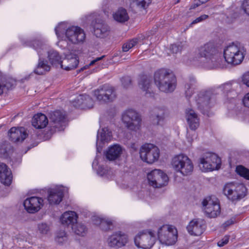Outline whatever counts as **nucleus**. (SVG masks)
I'll return each mask as SVG.
<instances>
[{
  "mask_svg": "<svg viewBox=\"0 0 249 249\" xmlns=\"http://www.w3.org/2000/svg\"><path fill=\"white\" fill-rule=\"evenodd\" d=\"M154 78L155 84L161 91L171 92L176 88V76L169 70L161 69L157 71Z\"/></svg>",
  "mask_w": 249,
  "mask_h": 249,
  "instance_id": "1",
  "label": "nucleus"
},
{
  "mask_svg": "<svg viewBox=\"0 0 249 249\" xmlns=\"http://www.w3.org/2000/svg\"><path fill=\"white\" fill-rule=\"evenodd\" d=\"M198 55L204 58L207 66L214 68L220 65L221 58L219 57L217 48L213 42H208L198 49Z\"/></svg>",
  "mask_w": 249,
  "mask_h": 249,
  "instance_id": "2",
  "label": "nucleus"
},
{
  "mask_svg": "<svg viewBox=\"0 0 249 249\" xmlns=\"http://www.w3.org/2000/svg\"><path fill=\"white\" fill-rule=\"evenodd\" d=\"M64 26V23H61L55 27V34L58 37L65 33L67 40L73 44H78L84 41L86 34L82 29L78 26H73L65 29Z\"/></svg>",
  "mask_w": 249,
  "mask_h": 249,
  "instance_id": "3",
  "label": "nucleus"
},
{
  "mask_svg": "<svg viewBox=\"0 0 249 249\" xmlns=\"http://www.w3.org/2000/svg\"><path fill=\"white\" fill-rule=\"evenodd\" d=\"M31 46L37 52L39 55L38 62L34 72L37 75H44L51 70V66L48 64V61L41 57V55H43L46 52L47 45L40 40H34Z\"/></svg>",
  "mask_w": 249,
  "mask_h": 249,
  "instance_id": "4",
  "label": "nucleus"
},
{
  "mask_svg": "<svg viewBox=\"0 0 249 249\" xmlns=\"http://www.w3.org/2000/svg\"><path fill=\"white\" fill-rule=\"evenodd\" d=\"M246 54V50L232 44L229 45L224 51V57L225 61L230 64L237 65L240 64L243 60Z\"/></svg>",
  "mask_w": 249,
  "mask_h": 249,
  "instance_id": "5",
  "label": "nucleus"
},
{
  "mask_svg": "<svg viewBox=\"0 0 249 249\" xmlns=\"http://www.w3.org/2000/svg\"><path fill=\"white\" fill-rule=\"evenodd\" d=\"M215 89L200 91L195 97V101L198 109L204 115L209 116V111L212 107L211 100L214 94Z\"/></svg>",
  "mask_w": 249,
  "mask_h": 249,
  "instance_id": "6",
  "label": "nucleus"
},
{
  "mask_svg": "<svg viewBox=\"0 0 249 249\" xmlns=\"http://www.w3.org/2000/svg\"><path fill=\"white\" fill-rule=\"evenodd\" d=\"M220 165V158L213 153H206L199 159V166L203 172L217 170Z\"/></svg>",
  "mask_w": 249,
  "mask_h": 249,
  "instance_id": "7",
  "label": "nucleus"
},
{
  "mask_svg": "<svg viewBox=\"0 0 249 249\" xmlns=\"http://www.w3.org/2000/svg\"><path fill=\"white\" fill-rule=\"evenodd\" d=\"M172 165L177 172H180L184 176L191 174L193 171L192 162L187 156L183 154L174 157L172 159Z\"/></svg>",
  "mask_w": 249,
  "mask_h": 249,
  "instance_id": "8",
  "label": "nucleus"
},
{
  "mask_svg": "<svg viewBox=\"0 0 249 249\" xmlns=\"http://www.w3.org/2000/svg\"><path fill=\"white\" fill-rule=\"evenodd\" d=\"M223 193L231 201L240 200L246 196L247 189L243 184H226L223 190Z\"/></svg>",
  "mask_w": 249,
  "mask_h": 249,
  "instance_id": "9",
  "label": "nucleus"
},
{
  "mask_svg": "<svg viewBox=\"0 0 249 249\" xmlns=\"http://www.w3.org/2000/svg\"><path fill=\"white\" fill-rule=\"evenodd\" d=\"M140 155L142 160L152 164L158 160L160 150L157 146L153 144L145 143L141 146Z\"/></svg>",
  "mask_w": 249,
  "mask_h": 249,
  "instance_id": "10",
  "label": "nucleus"
},
{
  "mask_svg": "<svg viewBox=\"0 0 249 249\" xmlns=\"http://www.w3.org/2000/svg\"><path fill=\"white\" fill-rule=\"evenodd\" d=\"M158 237L161 243L167 245H172L177 240V231L172 226L163 225L159 228Z\"/></svg>",
  "mask_w": 249,
  "mask_h": 249,
  "instance_id": "11",
  "label": "nucleus"
},
{
  "mask_svg": "<svg viewBox=\"0 0 249 249\" xmlns=\"http://www.w3.org/2000/svg\"><path fill=\"white\" fill-rule=\"evenodd\" d=\"M156 236L151 231H143L134 238L136 246L143 249H150L155 244Z\"/></svg>",
  "mask_w": 249,
  "mask_h": 249,
  "instance_id": "12",
  "label": "nucleus"
},
{
  "mask_svg": "<svg viewBox=\"0 0 249 249\" xmlns=\"http://www.w3.org/2000/svg\"><path fill=\"white\" fill-rule=\"evenodd\" d=\"M122 121L125 126L131 130L136 131L140 129L141 119L139 114L133 109H128L124 112Z\"/></svg>",
  "mask_w": 249,
  "mask_h": 249,
  "instance_id": "13",
  "label": "nucleus"
},
{
  "mask_svg": "<svg viewBox=\"0 0 249 249\" xmlns=\"http://www.w3.org/2000/svg\"><path fill=\"white\" fill-rule=\"evenodd\" d=\"M94 95L97 100L102 103L112 102L116 97L113 87L107 84L101 86L95 89Z\"/></svg>",
  "mask_w": 249,
  "mask_h": 249,
  "instance_id": "14",
  "label": "nucleus"
},
{
  "mask_svg": "<svg viewBox=\"0 0 249 249\" xmlns=\"http://www.w3.org/2000/svg\"><path fill=\"white\" fill-rule=\"evenodd\" d=\"M149 184L155 188H160L167 184V175L159 169H155L147 175Z\"/></svg>",
  "mask_w": 249,
  "mask_h": 249,
  "instance_id": "15",
  "label": "nucleus"
},
{
  "mask_svg": "<svg viewBox=\"0 0 249 249\" xmlns=\"http://www.w3.org/2000/svg\"><path fill=\"white\" fill-rule=\"evenodd\" d=\"M215 200L209 196L204 199L202 201L204 210L207 216L210 218H214L220 213V207L219 204Z\"/></svg>",
  "mask_w": 249,
  "mask_h": 249,
  "instance_id": "16",
  "label": "nucleus"
},
{
  "mask_svg": "<svg viewBox=\"0 0 249 249\" xmlns=\"http://www.w3.org/2000/svg\"><path fill=\"white\" fill-rule=\"evenodd\" d=\"M51 127L55 129V131H62L66 126L65 114L60 111L56 110L52 112L49 116Z\"/></svg>",
  "mask_w": 249,
  "mask_h": 249,
  "instance_id": "17",
  "label": "nucleus"
},
{
  "mask_svg": "<svg viewBox=\"0 0 249 249\" xmlns=\"http://www.w3.org/2000/svg\"><path fill=\"white\" fill-rule=\"evenodd\" d=\"M128 241L127 236L121 231L113 233L109 236L107 240L108 246L115 249L124 246Z\"/></svg>",
  "mask_w": 249,
  "mask_h": 249,
  "instance_id": "18",
  "label": "nucleus"
},
{
  "mask_svg": "<svg viewBox=\"0 0 249 249\" xmlns=\"http://www.w3.org/2000/svg\"><path fill=\"white\" fill-rule=\"evenodd\" d=\"M206 228L205 222L202 219H194L187 226L188 232L192 235L199 236L204 232Z\"/></svg>",
  "mask_w": 249,
  "mask_h": 249,
  "instance_id": "19",
  "label": "nucleus"
},
{
  "mask_svg": "<svg viewBox=\"0 0 249 249\" xmlns=\"http://www.w3.org/2000/svg\"><path fill=\"white\" fill-rule=\"evenodd\" d=\"M43 200L41 197L32 196L26 199L23 203L25 209L29 213L37 212L43 206Z\"/></svg>",
  "mask_w": 249,
  "mask_h": 249,
  "instance_id": "20",
  "label": "nucleus"
},
{
  "mask_svg": "<svg viewBox=\"0 0 249 249\" xmlns=\"http://www.w3.org/2000/svg\"><path fill=\"white\" fill-rule=\"evenodd\" d=\"M79 63V58L77 55L73 53L67 54L65 58L61 61V68L66 71H70L75 69Z\"/></svg>",
  "mask_w": 249,
  "mask_h": 249,
  "instance_id": "21",
  "label": "nucleus"
},
{
  "mask_svg": "<svg viewBox=\"0 0 249 249\" xmlns=\"http://www.w3.org/2000/svg\"><path fill=\"white\" fill-rule=\"evenodd\" d=\"M112 133L107 127H104L98 130L97 135L96 149L97 152L100 153L104 142L110 141Z\"/></svg>",
  "mask_w": 249,
  "mask_h": 249,
  "instance_id": "22",
  "label": "nucleus"
},
{
  "mask_svg": "<svg viewBox=\"0 0 249 249\" xmlns=\"http://www.w3.org/2000/svg\"><path fill=\"white\" fill-rule=\"evenodd\" d=\"M166 110L163 107H155L150 112V119L153 124L161 125L166 116Z\"/></svg>",
  "mask_w": 249,
  "mask_h": 249,
  "instance_id": "23",
  "label": "nucleus"
},
{
  "mask_svg": "<svg viewBox=\"0 0 249 249\" xmlns=\"http://www.w3.org/2000/svg\"><path fill=\"white\" fill-rule=\"evenodd\" d=\"M8 136L12 142H21L26 139L28 134L24 127L16 128L13 127L9 131Z\"/></svg>",
  "mask_w": 249,
  "mask_h": 249,
  "instance_id": "24",
  "label": "nucleus"
},
{
  "mask_svg": "<svg viewBox=\"0 0 249 249\" xmlns=\"http://www.w3.org/2000/svg\"><path fill=\"white\" fill-rule=\"evenodd\" d=\"M110 33V28L104 21L96 20L93 25L94 35L99 38H105Z\"/></svg>",
  "mask_w": 249,
  "mask_h": 249,
  "instance_id": "25",
  "label": "nucleus"
},
{
  "mask_svg": "<svg viewBox=\"0 0 249 249\" xmlns=\"http://www.w3.org/2000/svg\"><path fill=\"white\" fill-rule=\"evenodd\" d=\"M185 113V117L189 128L192 130H196L199 125V119L197 114L191 108L186 109Z\"/></svg>",
  "mask_w": 249,
  "mask_h": 249,
  "instance_id": "26",
  "label": "nucleus"
},
{
  "mask_svg": "<svg viewBox=\"0 0 249 249\" xmlns=\"http://www.w3.org/2000/svg\"><path fill=\"white\" fill-rule=\"evenodd\" d=\"M94 224L99 226L100 229L104 231H108L113 229V222L108 218H102L97 216L92 217Z\"/></svg>",
  "mask_w": 249,
  "mask_h": 249,
  "instance_id": "27",
  "label": "nucleus"
},
{
  "mask_svg": "<svg viewBox=\"0 0 249 249\" xmlns=\"http://www.w3.org/2000/svg\"><path fill=\"white\" fill-rule=\"evenodd\" d=\"M12 175L11 170L3 163H0V180L1 183L9 186L11 184Z\"/></svg>",
  "mask_w": 249,
  "mask_h": 249,
  "instance_id": "28",
  "label": "nucleus"
},
{
  "mask_svg": "<svg viewBox=\"0 0 249 249\" xmlns=\"http://www.w3.org/2000/svg\"><path fill=\"white\" fill-rule=\"evenodd\" d=\"M74 102H76L77 105L74 104V106L81 108H90L93 106L92 99L87 94L80 95L75 100Z\"/></svg>",
  "mask_w": 249,
  "mask_h": 249,
  "instance_id": "29",
  "label": "nucleus"
},
{
  "mask_svg": "<svg viewBox=\"0 0 249 249\" xmlns=\"http://www.w3.org/2000/svg\"><path fill=\"white\" fill-rule=\"evenodd\" d=\"M64 196L63 191L61 189H51L49 192L48 200L51 205L58 204Z\"/></svg>",
  "mask_w": 249,
  "mask_h": 249,
  "instance_id": "30",
  "label": "nucleus"
},
{
  "mask_svg": "<svg viewBox=\"0 0 249 249\" xmlns=\"http://www.w3.org/2000/svg\"><path fill=\"white\" fill-rule=\"evenodd\" d=\"M122 152V147L118 144H114L108 148L105 155L108 160H115L120 157Z\"/></svg>",
  "mask_w": 249,
  "mask_h": 249,
  "instance_id": "31",
  "label": "nucleus"
},
{
  "mask_svg": "<svg viewBox=\"0 0 249 249\" xmlns=\"http://www.w3.org/2000/svg\"><path fill=\"white\" fill-rule=\"evenodd\" d=\"M33 126L36 129H42L48 124V120L45 115L42 113L35 114L32 118Z\"/></svg>",
  "mask_w": 249,
  "mask_h": 249,
  "instance_id": "32",
  "label": "nucleus"
},
{
  "mask_svg": "<svg viewBox=\"0 0 249 249\" xmlns=\"http://www.w3.org/2000/svg\"><path fill=\"white\" fill-rule=\"evenodd\" d=\"M77 218L78 215L75 212L69 211L65 212L62 215L60 220L62 224L71 225L72 227L77 222Z\"/></svg>",
  "mask_w": 249,
  "mask_h": 249,
  "instance_id": "33",
  "label": "nucleus"
},
{
  "mask_svg": "<svg viewBox=\"0 0 249 249\" xmlns=\"http://www.w3.org/2000/svg\"><path fill=\"white\" fill-rule=\"evenodd\" d=\"M113 19L117 22L124 23L128 20L129 17L126 10L123 7H120L113 14Z\"/></svg>",
  "mask_w": 249,
  "mask_h": 249,
  "instance_id": "34",
  "label": "nucleus"
},
{
  "mask_svg": "<svg viewBox=\"0 0 249 249\" xmlns=\"http://www.w3.org/2000/svg\"><path fill=\"white\" fill-rule=\"evenodd\" d=\"M152 80L150 77L145 75L141 76L139 81L138 85L139 88L143 91H145V94L150 93L149 89L151 87Z\"/></svg>",
  "mask_w": 249,
  "mask_h": 249,
  "instance_id": "35",
  "label": "nucleus"
},
{
  "mask_svg": "<svg viewBox=\"0 0 249 249\" xmlns=\"http://www.w3.org/2000/svg\"><path fill=\"white\" fill-rule=\"evenodd\" d=\"M219 89H220L224 93L226 94L229 98L233 99L237 96L236 92L232 89V86L230 83H226L221 86L219 88L214 89V94L217 93L216 90Z\"/></svg>",
  "mask_w": 249,
  "mask_h": 249,
  "instance_id": "36",
  "label": "nucleus"
},
{
  "mask_svg": "<svg viewBox=\"0 0 249 249\" xmlns=\"http://www.w3.org/2000/svg\"><path fill=\"white\" fill-rule=\"evenodd\" d=\"M196 83V79L194 77H190L188 81H186L185 85V93L187 98L191 97L193 94Z\"/></svg>",
  "mask_w": 249,
  "mask_h": 249,
  "instance_id": "37",
  "label": "nucleus"
},
{
  "mask_svg": "<svg viewBox=\"0 0 249 249\" xmlns=\"http://www.w3.org/2000/svg\"><path fill=\"white\" fill-rule=\"evenodd\" d=\"M46 52L48 53V58L52 65L57 66L60 65L61 61V57L59 53L54 50H51Z\"/></svg>",
  "mask_w": 249,
  "mask_h": 249,
  "instance_id": "38",
  "label": "nucleus"
},
{
  "mask_svg": "<svg viewBox=\"0 0 249 249\" xmlns=\"http://www.w3.org/2000/svg\"><path fill=\"white\" fill-rule=\"evenodd\" d=\"M71 228L75 234L82 236L85 235L87 231L85 225L81 223L76 222L71 227Z\"/></svg>",
  "mask_w": 249,
  "mask_h": 249,
  "instance_id": "39",
  "label": "nucleus"
},
{
  "mask_svg": "<svg viewBox=\"0 0 249 249\" xmlns=\"http://www.w3.org/2000/svg\"><path fill=\"white\" fill-rule=\"evenodd\" d=\"M11 146L7 142L0 144V157L6 158L11 150Z\"/></svg>",
  "mask_w": 249,
  "mask_h": 249,
  "instance_id": "40",
  "label": "nucleus"
},
{
  "mask_svg": "<svg viewBox=\"0 0 249 249\" xmlns=\"http://www.w3.org/2000/svg\"><path fill=\"white\" fill-rule=\"evenodd\" d=\"M236 173L241 177L249 180V169L243 165H238L236 168Z\"/></svg>",
  "mask_w": 249,
  "mask_h": 249,
  "instance_id": "41",
  "label": "nucleus"
},
{
  "mask_svg": "<svg viewBox=\"0 0 249 249\" xmlns=\"http://www.w3.org/2000/svg\"><path fill=\"white\" fill-rule=\"evenodd\" d=\"M138 41L137 38H134L130 41L124 44L122 47V50L124 52H127L130 49L135 46Z\"/></svg>",
  "mask_w": 249,
  "mask_h": 249,
  "instance_id": "42",
  "label": "nucleus"
},
{
  "mask_svg": "<svg viewBox=\"0 0 249 249\" xmlns=\"http://www.w3.org/2000/svg\"><path fill=\"white\" fill-rule=\"evenodd\" d=\"M137 6L141 9H145L151 3V0H135Z\"/></svg>",
  "mask_w": 249,
  "mask_h": 249,
  "instance_id": "43",
  "label": "nucleus"
},
{
  "mask_svg": "<svg viewBox=\"0 0 249 249\" xmlns=\"http://www.w3.org/2000/svg\"><path fill=\"white\" fill-rule=\"evenodd\" d=\"M38 228L40 232L43 234H47L50 230L49 226L46 223L39 224Z\"/></svg>",
  "mask_w": 249,
  "mask_h": 249,
  "instance_id": "44",
  "label": "nucleus"
},
{
  "mask_svg": "<svg viewBox=\"0 0 249 249\" xmlns=\"http://www.w3.org/2000/svg\"><path fill=\"white\" fill-rule=\"evenodd\" d=\"M121 82L124 88H128L131 84V79L129 76H124L122 78Z\"/></svg>",
  "mask_w": 249,
  "mask_h": 249,
  "instance_id": "45",
  "label": "nucleus"
},
{
  "mask_svg": "<svg viewBox=\"0 0 249 249\" xmlns=\"http://www.w3.org/2000/svg\"><path fill=\"white\" fill-rule=\"evenodd\" d=\"M104 57H105V55H103V56H102L101 57H97L96 58H95L93 60L91 61L90 62V63L89 64V65H87L84 66L83 67L81 68L80 69H79L78 70V72H81V71H84V70L87 69V68H89V66H91V65H94L97 61L102 60Z\"/></svg>",
  "mask_w": 249,
  "mask_h": 249,
  "instance_id": "46",
  "label": "nucleus"
},
{
  "mask_svg": "<svg viewBox=\"0 0 249 249\" xmlns=\"http://www.w3.org/2000/svg\"><path fill=\"white\" fill-rule=\"evenodd\" d=\"M170 50L173 53H177L181 51L182 46L179 44H172L170 46Z\"/></svg>",
  "mask_w": 249,
  "mask_h": 249,
  "instance_id": "47",
  "label": "nucleus"
},
{
  "mask_svg": "<svg viewBox=\"0 0 249 249\" xmlns=\"http://www.w3.org/2000/svg\"><path fill=\"white\" fill-rule=\"evenodd\" d=\"M209 16L207 15H202L200 17L196 18L195 20H194L191 23V26L196 24L199 22H201L206 20L208 18Z\"/></svg>",
  "mask_w": 249,
  "mask_h": 249,
  "instance_id": "48",
  "label": "nucleus"
},
{
  "mask_svg": "<svg viewBox=\"0 0 249 249\" xmlns=\"http://www.w3.org/2000/svg\"><path fill=\"white\" fill-rule=\"evenodd\" d=\"M230 236L229 235H225L221 240H220L218 243L217 245L220 247H223L227 244H228Z\"/></svg>",
  "mask_w": 249,
  "mask_h": 249,
  "instance_id": "49",
  "label": "nucleus"
},
{
  "mask_svg": "<svg viewBox=\"0 0 249 249\" xmlns=\"http://www.w3.org/2000/svg\"><path fill=\"white\" fill-rule=\"evenodd\" d=\"M242 6L244 12L249 16V0H245Z\"/></svg>",
  "mask_w": 249,
  "mask_h": 249,
  "instance_id": "50",
  "label": "nucleus"
},
{
  "mask_svg": "<svg viewBox=\"0 0 249 249\" xmlns=\"http://www.w3.org/2000/svg\"><path fill=\"white\" fill-rule=\"evenodd\" d=\"M242 81L244 84L249 87V71L247 72L243 75Z\"/></svg>",
  "mask_w": 249,
  "mask_h": 249,
  "instance_id": "51",
  "label": "nucleus"
},
{
  "mask_svg": "<svg viewBox=\"0 0 249 249\" xmlns=\"http://www.w3.org/2000/svg\"><path fill=\"white\" fill-rule=\"evenodd\" d=\"M243 103L245 107H249V92L245 95L243 99Z\"/></svg>",
  "mask_w": 249,
  "mask_h": 249,
  "instance_id": "52",
  "label": "nucleus"
},
{
  "mask_svg": "<svg viewBox=\"0 0 249 249\" xmlns=\"http://www.w3.org/2000/svg\"><path fill=\"white\" fill-rule=\"evenodd\" d=\"M66 232L64 231H60L59 232L57 233L56 235V239H63L64 237L66 236Z\"/></svg>",
  "mask_w": 249,
  "mask_h": 249,
  "instance_id": "53",
  "label": "nucleus"
},
{
  "mask_svg": "<svg viewBox=\"0 0 249 249\" xmlns=\"http://www.w3.org/2000/svg\"><path fill=\"white\" fill-rule=\"evenodd\" d=\"M209 0H198L199 2V3H197V2H195L193 5H192L191 7V9H194L196 7H197L199 5H200V4H202V3H204L205 2H206L207 1H208Z\"/></svg>",
  "mask_w": 249,
  "mask_h": 249,
  "instance_id": "54",
  "label": "nucleus"
},
{
  "mask_svg": "<svg viewBox=\"0 0 249 249\" xmlns=\"http://www.w3.org/2000/svg\"><path fill=\"white\" fill-rule=\"evenodd\" d=\"M234 223V219H231L230 220H227L223 224V227L224 228H226L228 227L229 226L233 224Z\"/></svg>",
  "mask_w": 249,
  "mask_h": 249,
  "instance_id": "55",
  "label": "nucleus"
},
{
  "mask_svg": "<svg viewBox=\"0 0 249 249\" xmlns=\"http://www.w3.org/2000/svg\"><path fill=\"white\" fill-rule=\"evenodd\" d=\"M6 86V85H3L0 83V95L3 93L4 88Z\"/></svg>",
  "mask_w": 249,
  "mask_h": 249,
  "instance_id": "56",
  "label": "nucleus"
},
{
  "mask_svg": "<svg viewBox=\"0 0 249 249\" xmlns=\"http://www.w3.org/2000/svg\"><path fill=\"white\" fill-rule=\"evenodd\" d=\"M187 139H188V141H189L190 142H192V141L193 140V138H191V139H190L189 137V133H187Z\"/></svg>",
  "mask_w": 249,
  "mask_h": 249,
  "instance_id": "57",
  "label": "nucleus"
}]
</instances>
